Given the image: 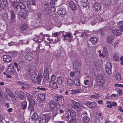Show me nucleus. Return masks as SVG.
Instances as JSON below:
<instances>
[{
  "label": "nucleus",
  "instance_id": "31",
  "mask_svg": "<svg viewBox=\"0 0 123 123\" xmlns=\"http://www.w3.org/2000/svg\"><path fill=\"white\" fill-rule=\"evenodd\" d=\"M117 26L118 28H119L122 30L123 31V20L118 22Z\"/></svg>",
  "mask_w": 123,
  "mask_h": 123
},
{
  "label": "nucleus",
  "instance_id": "18",
  "mask_svg": "<svg viewBox=\"0 0 123 123\" xmlns=\"http://www.w3.org/2000/svg\"><path fill=\"white\" fill-rule=\"evenodd\" d=\"M78 17L80 19V24H84L88 19L87 18H85L83 16L80 17L79 16Z\"/></svg>",
  "mask_w": 123,
  "mask_h": 123
},
{
  "label": "nucleus",
  "instance_id": "48",
  "mask_svg": "<svg viewBox=\"0 0 123 123\" xmlns=\"http://www.w3.org/2000/svg\"><path fill=\"white\" fill-rule=\"evenodd\" d=\"M33 98H31L29 100H28V101L29 102V105H34L35 103V101H34L33 99Z\"/></svg>",
  "mask_w": 123,
  "mask_h": 123
},
{
  "label": "nucleus",
  "instance_id": "1",
  "mask_svg": "<svg viewBox=\"0 0 123 123\" xmlns=\"http://www.w3.org/2000/svg\"><path fill=\"white\" fill-rule=\"evenodd\" d=\"M42 76L41 74H38V75L35 72H33L32 73L31 79L34 82H37L40 84L41 82V79L42 78Z\"/></svg>",
  "mask_w": 123,
  "mask_h": 123
},
{
  "label": "nucleus",
  "instance_id": "49",
  "mask_svg": "<svg viewBox=\"0 0 123 123\" xmlns=\"http://www.w3.org/2000/svg\"><path fill=\"white\" fill-rule=\"evenodd\" d=\"M19 6L20 10H21V9L24 10L25 9H26V6H25L23 4H20L19 5Z\"/></svg>",
  "mask_w": 123,
  "mask_h": 123
},
{
  "label": "nucleus",
  "instance_id": "37",
  "mask_svg": "<svg viewBox=\"0 0 123 123\" xmlns=\"http://www.w3.org/2000/svg\"><path fill=\"white\" fill-rule=\"evenodd\" d=\"M69 111L71 117H74L76 115L75 111L72 110H69Z\"/></svg>",
  "mask_w": 123,
  "mask_h": 123
},
{
  "label": "nucleus",
  "instance_id": "8",
  "mask_svg": "<svg viewBox=\"0 0 123 123\" xmlns=\"http://www.w3.org/2000/svg\"><path fill=\"white\" fill-rule=\"evenodd\" d=\"M111 67L112 66L110 63H106L105 66V70L106 73L107 74L109 75L111 73Z\"/></svg>",
  "mask_w": 123,
  "mask_h": 123
},
{
  "label": "nucleus",
  "instance_id": "28",
  "mask_svg": "<svg viewBox=\"0 0 123 123\" xmlns=\"http://www.w3.org/2000/svg\"><path fill=\"white\" fill-rule=\"evenodd\" d=\"M88 105V107L90 108L94 107L96 106V103L91 102H89Z\"/></svg>",
  "mask_w": 123,
  "mask_h": 123
},
{
  "label": "nucleus",
  "instance_id": "54",
  "mask_svg": "<svg viewBox=\"0 0 123 123\" xmlns=\"http://www.w3.org/2000/svg\"><path fill=\"white\" fill-rule=\"evenodd\" d=\"M42 37L43 40L46 39V37H49V35L47 34H44Z\"/></svg>",
  "mask_w": 123,
  "mask_h": 123
},
{
  "label": "nucleus",
  "instance_id": "46",
  "mask_svg": "<svg viewBox=\"0 0 123 123\" xmlns=\"http://www.w3.org/2000/svg\"><path fill=\"white\" fill-rule=\"evenodd\" d=\"M52 112V115L54 117L58 113V111L55 110Z\"/></svg>",
  "mask_w": 123,
  "mask_h": 123
},
{
  "label": "nucleus",
  "instance_id": "62",
  "mask_svg": "<svg viewBox=\"0 0 123 123\" xmlns=\"http://www.w3.org/2000/svg\"><path fill=\"white\" fill-rule=\"evenodd\" d=\"M8 95L9 96L11 97L12 98H14L15 97L13 93H12V92H11L10 94H8Z\"/></svg>",
  "mask_w": 123,
  "mask_h": 123
},
{
  "label": "nucleus",
  "instance_id": "22",
  "mask_svg": "<svg viewBox=\"0 0 123 123\" xmlns=\"http://www.w3.org/2000/svg\"><path fill=\"white\" fill-rule=\"evenodd\" d=\"M49 86L51 88L55 89L58 87L57 84L56 82L51 81L49 83Z\"/></svg>",
  "mask_w": 123,
  "mask_h": 123
},
{
  "label": "nucleus",
  "instance_id": "58",
  "mask_svg": "<svg viewBox=\"0 0 123 123\" xmlns=\"http://www.w3.org/2000/svg\"><path fill=\"white\" fill-rule=\"evenodd\" d=\"M58 35V33L57 32H56L53 33L52 34V36L53 37H57Z\"/></svg>",
  "mask_w": 123,
  "mask_h": 123
},
{
  "label": "nucleus",
  "instance_id": "14",
  "mask_svg": "<svg viewBox=\"0 0 123 123\" xmlns=\"http://www.w3.org/2000/svg\"><path fill=\"white\" fill-rule=\"evenodd\" d=\"M115 38L112 35H110L107 37L106 41L109 44H110L113 41Z\"/></svg>",
  "mask_w": 123,
  "mask_h": 123
},
{
  "label": "nucleus",
  "instance_id": "39",
  "mask_svg": "<svg viewBox=\"0 0 123 123\" xmlns=\"http://www.w3.org/2000/svg\"><path fill=\"white\" fill-rule=\"evenodd\" d=\"M35 36L36 37L37 42L41 43L43 40L42 37L41 38L38 35H35Z\"/></svg>",
  "mask_w": 123,
  "mask_h": 123
},
{
  "label": "nucleus",
  "instance_id": "51",
  "mask_svg": "<svg viewBox=\"0 0 123 123\" xmlns=\"http://www.w3.org/2000/svg\"><path fill=\"white\" fill-rule=\"evenodd\" d=\"M80 92V91L78 90H74L71 92V94L73 95L74 93L75 94Z\"/></svg>",
  "mask_w": 123,
  "mask_h": 123
},
{
  "label": "nucleus",
  "instance_id": "33",
  "mask_svg": "<svg viewBox=\"0 0 123 123\" xmlns=\"http://www.w3.org/2000/svg\"><path fill=\"white\" fill-rule=\"evenodd\" d=\"M78 103H77L76 104L72 106V107L74 108L75 110L76 111H79L80 110V108L79 107V105L78 104Z\"/></svg>",
  "mask_w": 123,
  "mask_h": 123
},
{
  "label": "nucleus",
  "instance_id": "59",
  "mask_svg": "<svg viewBox=\"0 0 123 123\" xmlns=\"http://www.w3.org/2000/svg\"><path fill=\"white\" fill-rule=\"evenodd\" d=\"M123 0H116V1L117 3L118 4H121L123 3Z\"/></svg>",
  "mask_w": 123,
  "mask_h": 123
},
{
  "label": "nucleus",
  "instance_id": "50",
  "mask_svg": "<svg viewBox=\"0 0 123 123\" xmlns=\"http://www.w3.org/2000/svg\"><path fill=\"white\" fill-rule=\"evenodd\" d=\"M43 49V48L41 44H39L36 49L38 51Z\"/></svg>",
  "mask_w": 123,
  "mask_h": 123
},
{
  "label": "nucleus",
  "instance_id": "42",
  "mask_svg": "<svg viewBox=\"0 0 123 123\" xmlns=\"http://www.w3.org/2000/svg\"><path fill=\"white\" fill-rule=\"evenodd\" d=\"M9 53L10 55L13 58H15L16 57L18 54V53L17 52L14 51L11 52Z\"/></svg>",
  "mask_w": 123,
  "mask_h": 123
},
{
  "label": "nucleus",
  "instance_id": "52",
  "mask_svg": "<svg viewBox=\"0 0 123 123\" xmlns=\"http://www.w3.org/2000/svg\"><path fill=\"white\" fill-rule=\"evenodd\" d=\"M97 95H91L90 97L91 98H93L95 99L97 98L99 96V95L98 94H96Z\"/></svg>",
  "mask_w": 123,
  "mask_h": 123
},
{
  "label": "nucleus",
  "instance_id": "53",
  "mask_svg": "<svg viewBox=\"0 0 123 123\" xmlns=\"http://www.w3.org/2000/svg\"><path fill=\"white\" fill-rule=\"evenodd\" d=\"M56 108L55 110L59 112V110L61 108V106L59 104H56Z\"/></svg>",
  "mask_w": 123,
  "mask_h": 123
},
{
  "label": "nucleus",
  "instance_id": "25",
  "mask_svg": "<svg viewBox=\"0 0 123 123\" xmlns=\"http://www.w3.org/2000/svg\"><path fill=\"white\" fill-rule=\"evenodd\" d=\"M69 6L74 11L76 9V6L75 4L73 1H71L69 3Z\"/></svg>",
  "mask_w": 123,
  "mask_h": 123
},
{
  "label": "nucleus",
  "instance_id": "26",
  "mask_svg": "<svg viewBox=\"0 0 123 123\" xmlns=\"http://www.w3.org/2000/svg\"><path fill=\"white\" fill-rule=\"evenodd\" d=\"M20 106L21 109L23 110H25L27 106V103L26 101L22 102L20 104Z\"/></svg>",
  "mask_w": 123,
  "mask_h": 123
},
{
  "label": "nucleus",
  "instance_id": "34",
  "mask_svg": "<svg viewBox=\"0 0 123 123\" xmlns=\"http://www.w3.org/2000/svg\"><path fill=\"white\" fill-rule=\"evenodd\" d=\"M33 105H29L28 108V110L30 111V114H31L32 111H34V108Z\"/></svg>",
  "mask_w": 123,
  "mask_h": 123
},
{
  "label": "nucleus",
  "instance_id": "64",
  "mask_svg": "<svg viewBox=\"0 0 123 123\" xmlns=\"http://www.w3.org/2000/svg\"><path fill=\"white\" fill-rule=\"evenodd\" d=\"M120 60L121 61L120 63L121 65H123V57L121 56L120 57Z\"/></svg>",
  "mask_w": 123,
  "mask_h": 123
},
{
  "label": "nucleus",
  "instance_id": "19",
  "mask_svg": "<svg viewBox=\"0 0 123 123\" xmlns=\"http://www.w3.org/2000/svg\"><path fill=\"white\" fill-rule=\"evenodd\" d=\"M17 97L21 100H23L25 98V96L24 93L21 91L19 92V94Z\"/></svg>",
  "mask_w": 123,
  "mask_h": 123
},
{
  "label": "nucleus",
  "instance_id": "9",
  "mask_svg": "<svg viewBox=\"0 0 123 123\" xmlns=\"http://www.w3.org/2000/svg\"><path fill=\"white\" fill-rule=\"evenodd\" d=\"M93 9L95 11H98L100 10L101 8L100 3L96 2L92 5Z\"/></svg>",
  "mask_w": 123,
  "mask_h": 123
},
{
  "label": "nucleus",
  "instance_id": "38",
  "mask_svg": "<svg viewBox=\"0 0 123 123\" xmlns=\"http://www.w3.org/2000/svg\"><path fill=\"white\" fill-rule=\"evenodd\" d=\"M64 78L62 77L58 78L57 80L58 83L59 84H61L64 81Z\"/></svg>",
  "mask_w": 123,
  "mask_h": 123
},
{
  "label": "nucleus",
  "instance_id": "17",
  "mask_svg": "<svg viewBox=\"0 0 123 123\" xmlns=\"http://www.w3.org/2000/svg\"><path fill=\"white\" fill-rule=\"evenodd\" d=\"M3 61L5 62H9L12 61L11 57L9 55H4L3 56Z\"/></svg>",
  "mask_w": 123,
  "mask_h": 123
},
{
  "label": "nucleus",
  "instance_id": "63",
  "mask_svg": "<svg viewBox=\"0 0 123 123\" xmlns=\"http://www.w3.org/2000/svg\"><path fill=\"white\" fill-rule=\"evenodd\" d=\"M6 91L7 93L8 94H10L12 92V91L10 89L8 88L6 89Z\"/></svg>",
  "mask_w": 123,
  "mask_h": 123
},
{
  "label": "nucleus",
  "instance_id": "7",
  "mask_svg": "<svg viewBox=\"0 0 123 123\" xmlns=\"http://www.w3.org/2000/svg\"><path fill=\"white\" fill-rule=\"evenodd\" d=\"M18 15L19 17L20 16L24 19L25 18L27 17V11L25 9L22 11H19Z\"/></svg>",
  "mask_w": 123,
  "mask_h": 123
},
{
  "label": "nucleus",
  "instance_id": "29",
  "mask_svg": "<svg viewBox=\"0 0 123 123\" xmlns=\"http://www.w3.org/2000/svg\"><path fill=\"white\" fill-rule=\"evenodd\" d=\"M74 84L77 86H78L80 85V80L78 77L76 78L74 81Z\"/></svg>",
  "mask_w": 123,
  "mask_h": 123
},
{
  "label": "nucleus",
  "instance_id": "41",
  "mask_svg": "<svg viewBox=\"0 0 123 123\" xmlns=\"http://www.w3.org/2000/svg\"><path fill=\"white\" fill-rule=\"evenodd\" d=\"M39 123H45L46 122L45 118L43 117H41L39 120Z\"/></svg>",
  "mask_w": 123,
  "mask_h": 123
},
{
  "label": "nucleus",
  "instance_id": "6",
  "mask_svg": "<svg viewBox=\"0 0 123 123\" xmlns=\"http://www.w3.org/2000/svg\"><path fill=\"white\" fill-rule=\"evenodd\" d=\"M8 3L7 0H0V7L1 8L5 9L8 6Z\"/></svg>",
  "mask_w": 123,
  "mask_h": 123
},
{
  "label": "nucleus",
  "instance_id": "16",
  "mask_svg": "<svg viewBox=\"0 0 123 123\" xmlns=\"http://www.w3.org/2000/svg\"><path fill=\"white\" fill-rule=\"evenodd\" d=\"M80 4L82 6L86 7L88 5V0H78Z\"/></svg>",
  "mask_w": 123,
  "mask_h": 123
},
{
  "label": "nucleus",
  "instance_id": "40",
  "mask_svg": "<svg viewBox=\"0 0 123 123\" xmlns=\"http://www.w3.org/2000/svg\"><path fill=\"white\" fill-rule=\"evenodd\" d=\"M7 69L6 72L8 74H10V75H12L14 73V69Z\"/></svg>",
  "mask_w": 123,
  "mask_h": 123
},
{
  "label": "nucleus",
  "instance_id": "61",
  "mask_svg": "<svg viewBox=\"0 0 123 123\" xmlns=\"http://www.w3.org/2000/svg\"><path fill=\"white\" fill-rule=\"evenodd\" d=\"M14 93L17 97L18 96V95L19 93V92L18 91L16 90L14 91Z\"/></svg>",
  "mask_w": 123,
  "mask_h": 123
},
{
  "label": "nucleus",
  "instance_id": "20",
  "mask_svg": "<svg viewBox=\"0 0 123 123\" xmlns=\"http://www.w3.org/2000/svg\"><path fill=\"white\" fill-rule=\"evenodd\" d=\"M98 38L97 37H91L89 40V41L91 42L92 44H95L98 41Z\"/></svg>",
  "mask_w": 123,
  "mask_h": 123
},
{
  "label": "nucleus",
  "instance_id": "12",
  "mask_svg": "<svg viewBox=\"0 0 123 123\" xmlns=\"http://www.w3.org/2000/svg\"><path fill=\"white\" fill-rule=\"evenodd\" d=\"M104 21V20L99 16L97 17L95 20L92 21L91 22V24L92 25H94L96 23Z\"/></svg>",
  "mask_w": 123,
  "mask_h": 123
},
{
  "label": "nucleus",
  "instance_id": "24",
  "mask_svg": "<svg viewBox=\"0 0 123 123\" xmlns=\"http://www.w3.org/2000/svg\"><path fill=\"white\" fill-rule=\"evenodd\" d=\"M28 29V26L26 24H22L20 27V29L23 31L27 30Z\"/></svg>",
  "mask_w": 123,
  "mask_h": 123
},
{
  "label": "nucleus",
  "instance_id": "4",
  "mask_svg": "<svg viewBox=\"0 0 123 123\" xmlns=\"http://www.w3.org/2000/svg\"><path fill=\"white\" fill-rule=\"evenodd\" d=\"M49 108L48 109L47 111H53L55 109L56 105L55 104V102L51 100L49 103Z\"/></svg>",
  "mask_w": 123,
  "mask_h": 123
},
{
  "label": "nucleus",
  "instance_id": "35",
  "mask_svg": "<svg viewBox=\"0 0 123 123\" xmlns=\"http://www.w3.org/2000/svg\"><path fill=\"white\" fill-rule=\"evenodd\" d=\"M74 81L71 79H68L67 81V85L69 86H72L73 85Z\"/></svg>",
  "mask_w": 123,
  "mask_h": 123
},
{
  "label": "nucleus",
  "instance_id": "47",
  "mask_svg": "<svg viewBox=\"0 0 123 123\" xmlns=\"http://www.w3.org/2000/svg\"><path fill=\"white\" fill-rule=\"evenodd\" d=\"M116 79L118 80H121V76L118 73H117L116 74Z\"/></svg>",
  "mask_w": 123,
  "mask_h": 123
},
{
  "label": "nucleus",
  "instance_id": "10",
  "mask_svg": "<svg viewBox=\"0 0 123 123\" xmlns=\"http://www.w3.org/2000/svg\"><path fill=\"white\" fill-rule=\"evenodd\" d=\"M44 70L43 75L44 78L46 80H48L49 77L48 68L47 67H44Z\"/></svg>",
  "mask_w": 123,
  "mask_h": 123
},
{
  "label": "nucleus",
  "instance_id": "11",
  "mask_svg": "<svg viewBox=\"0 0 123 123\" xmlns=\"http://www.w3.org/2000/svg\"><path fill=\"white\" fill-rule=\"evenodd\" d=\"M19 2L18 1H15L12 2V6L14 8L15 12L17 13L18 8L19 6Z\"/></svg>",
  "mask_w": 123,
  "mask_h": 123
},
{
  "label": "nucleus",
  "instance_id": "32",
  "mask_svg": "<svg viewBox=\"0 0 123 123\" xmlns=\"http://www.w3.org/2000/svg\"><path fill=\"white\" fill-rule=\"evenodd\" d=\"M38 115L37 113H34L32 116L31 119L34 120L36 121L38 118Z\"/></svg>",
  "mask_w": 123,
  "mask_h": 123
},
{
  "label": "nucleus",
  "instance_id": "60",
  "mask_svg": "<svg viewBox=\"0 0 123 123\" xmlns=\"http://www.w3.org/2000/svg\"><path fill=\"white\" fill-rule=\"evenodd\" d=\"M76 73L75 72H71L70 73V75L72 77H73L75 75V74Z\"/></svg>",
  "mask_w": 123,
  "mask_h": 123
},
{
  "label": "nucleus",
  "instance_id": "2",
  "mask_svg": "<svg viewBox=\"0 0 123 123\" xmlns=\"http://www.w3.org/2000/svg\"><path fill=\"white\" fill-rule=\"evenodd\" d=\"M97 83L100 86H103L105 83L104 78L103 76L99 75L96 77Z\"/></svg>",
  "mask_w": 123,
  "mask_h": 123
},
{
  "label": "nucleus",
  "instance_id": "36",
  "mask_svg": "<svg viewBox=\"0 0 123 123\" xmlns=\"http://www.w3.org/2000/svg\"><path fill=\"white\" fill-rule=\"evenodd\" d=\"M103 4L105 6H108L110 5L111 3V0H104L103 1Z\"/></svg>",
  "mask_w": 123,
  "mask_h": 123
},
{
  "label": "nucleus",
  "instance_id": "30",
  "mask_svg": "<svg viewBox=\"0 0 123 123\" xmlns=\"http://www.w3.org/2000/svg\"><path fill=\"white\" fill-rule=\"evenodd\" d=\"M43 116L44 118H45L46 120V122H48L50 120L51 118V116L50 114H45L43 115Z\"/></svg>",
  "mask_w": 123,
  "mask_h": 123
},
{
  "label": "nucleus",
  "instance_id": "55",
  "mask_svg": "<svg viewBox=\"0 0 123 123\" xmlns=\"http://www.w3.org/2000/svg\"><path fill=\"white\" fill-rule=\"evenodd\" d=\"M66 13V9L65 8H62V15H63Z\"/></svg>",
  "mask_w": 123,
  "mask_h": 123
},
{
  "label": "nucleus",
  "instance_id": "56",
  "mask_svg": "<svg viewBox=\"0 0 123 123\" xmlns=\"http://www.w3.org/2000/svg\"><path fill=\"white\" fill-rule=\"evenodd\" d=\"M57 13L59 15H61L62 13V8L59 9L57 11Z\"/></svg>",
  "mask_w": 123,
  "mask_h": 123
},
{
  "label": "nucleus",
  "instance_id": "15",
  "mask_svg": "<svg viewBox=\"0 0 123 123\" xmlns=\"http://www.w3.org/2000/svg\"><path fill=\"white\" fill-rule=\"evenodd\" d=\"M49 4H46L45 5V6L46 7L43 9V13L44 14H48L50 12V8L49 7Z\"/></svg>",
  "mask_w": 123,
  "mask_h": 123
},
{
  "label": "nucleus",
  "instance_id": "57",
  "mask_svg": "<svg viewBox=\"0 0 123 123\" xmlns=\"http://www.w3.org/2000/svg\"><path fill=\"white\" fill-rule=\"evenodd\" d=\"M117 91L118 92L120 96L122 95V91L120 89H118L117 90Z\"/></svg>",
  "mask_w": 123,
  "mask_h": 123
},
{
  "label": "nucleus",
  "instance_id": "43",
  "mask_svg": "<svg viewBox=\"0 0 123 123\" xmlns=\"http://www.w3.org/2000/svg\"><path fill=\"white\" fill-rule=\"evenodd\" d=\"M26 95L27 99L28 100H30V99H31V98H33V96L30 94L27 93L26 94Z\"/></svg>",
  "mask_w": 123,
  "mask_h": 123
},
{
  "label": "nucleus",
  "instance_id": "3",
  "mask_svg": "<svg viewBox=\"0 0 123 123\" xmlns=\"http://www.w3.org/2000/svg\"><path fill=\"white\" fill-rule=\"evenodd\" d=\"M24 57L26 60L29 61H30L33 59V55L31 52H28L25 53Z\"/></svg>",
  "mask_w": 123,
  "mask_h": 123
},
{
  "label": "nucleus",
  "instance_id": "13",
  "mask_svg": "<svg viewBox=\"0 0 123 123\" xmlns=\"http://www.w3.org/2000/svg\"><path fill=\"white\" fill-rule=\"evenodd\" d=\"M119 29H116L114 30H113L112 32L115 36H119L121 35L122 33V30L120 28Z\"/></svg>",
  "mask_w": 123,
  "mask_h": 123
},
{
  "label": "nucleus",
  "instance_id": "23",
  "mask_svg": "<svg viewBox=\"0 0 123 123\" xmlns=\"http://www.w3.org/2000/svg\"><path fill=\"white\" fill-rule=\"evenodd\" d=\"M90 120V118L87 115H85L83 117V121L84 123H89Z\"/></svg>",
  "mask_w": 123,
  "mask_h": 123
},
{
  "label": "nucleus",
  "instance_id": "44",
  "mask_svg": "<svg viewBox=\"0 0 123 123\" xmlns=\"http://www.w3.org/2000/svg\"><path fill=\"white\" fill-rule=\"evenodd\" d=\"M76 118L75 117H71L70 120H69V123H75L76 121Z\"/></svg>",
  "mask_w": 123,
  "mask_h": 123
},
{
  "label": "nucleus",
  "instance_id": "21",
  "mask_svg": "<svg viewBox=\"0 0 123 123\" xmlns=\"http://www.w3.org/2000/svg\"><path fill=\"white\" fill-rule=\"evenodd\" d=\"M53 96L55 100L57 101H59L61 99L62 100V98H63V96L62 95L57 94H54L53 95Z\"/></svg>",
  "mask_w": 123,
  "mask_h": 123
},
{
  "label": "nucleus",
  "instance_id": "27",
  "mask_svg": "<svg viewBox=\"0 0 123 123\" xmlns=\"http://www.w3.org/2000/svg\"><path fill=\"white\" fill-rule=\"evenodd\" d=\"M113 59L116 61H118L119 60V55L117 53H115L113 56Z\"/></svg>",
  "mask_w": 123,
  "mask_h": 123
},
{
  "label": "nucleus",
  "instance_id": "5",
  "mask_svg": "<svg viewBox=\"0 0 123 123\" xmlns=\"http://www.w3.org/2000/svg\"><path fill=\"white\" fill-rule=\"evenodd\" d=\"M10 22L12 24H14L16 22V14L14 11H10Z\"/></svg>",
  "mask_w": 123,
  "mask_h": 123
},
{
  "label": "nucleus",
  "instance_id": "45",
  "mask_svg": "<svg viewBox=\"0 0 123 123\" xmlns=\"http://www.w3.org/2000/svg\"><path fill=\"white\" fill-rule=\"evenodd\" d=\"M105 30L104 29H100L98 31V33L100 34H104L105 33Z\"/></svg>",
  "mask_w": 123,
  "mask_h": 123
}]
</instances>
